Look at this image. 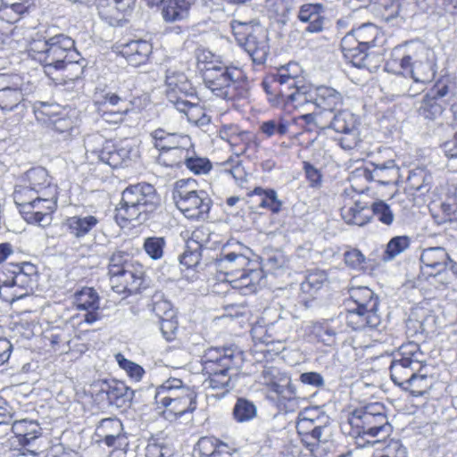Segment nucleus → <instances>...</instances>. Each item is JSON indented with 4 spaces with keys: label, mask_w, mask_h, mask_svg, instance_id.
I'll return each instance as SVG.
<instances>
[{
    "label": "nucleus",
    "mask_w": 457,
    "mask_h": 457,
    "mask_svg": "<svg viewBox=\"0 0 457 457\" xmlns=\"http://www.w3.org/2000/svg\"><path fill=\"white\" fill-rule=\"evenodd\" d=\"M202 361L204 371L208 375L204 381V387L228 391L231 382L230 372L240 368L243 354L231 347H211L204 352Z\"/></svg>",
    "instance_id": "nucleus-4"
},
{
    "label": "nucleus",
    "mask_w": 457,
    "mask_h": 457,
    "mask_svg": "<svg viewBox=\"0 0 457 457\" xmlns=\"http://www.w3.org/2000/svg\"><path fill=\"white\" fill-rule=\"evenodd\" d=\"M427 366L421 372H415L410 379L402 386L403 389L409 391L414 396H420L425 394L432 386V378L428 376Z\"/></svg>",
    "instance_id": "nucleus-45"
},
{
    "label": "nucleus",
    "mask_w": 457,
    "mask_h": 457,
    "mask_svg": "<svg viewBox=\"0 0 457 457\" xmlns=\"http://www.w3.org/2000/svg\"><path fill=\"white\" fill-rule=\"evenodd\" d=\"M383 444L376 445L377 450H381L382 453L378 454L380 457H407V452L405 447L398 440L390 439L385 441V438H381Z\"/></svg>",
    "instance_id": "nucleus-56"
},
{
    "label": "nucleus",
    "mask_w": 457,
    "mask_h": 457,
    "mask_svg": "<svg viewBox=\"0 0 457 457\" xmlns=\"http://www.w3.org/2000/svg\"><path fill=\"white\" fill-rule=\"evenodd\" d=\"M74 304L78 309L87 311L84 316L87 323L92 324L100 319L98 312L99 296L92 287H84L74 295Z\"/></svg>",
    "instance_id": "nucleus-29"
},
{
    "label": "nucleus",
    "mask_w": 457,
    "mask_h": 457,
    "mask_svg": "<svg viewBox=\"0 0 457 457\" xmlns=\"http://www.w3.org/2000/svg\"><path fill=\"white\" fill-rule=\"evenodd\" d=\"M380 32L377 26L365 23L352 29L341 41V47L346 58L351 59L353 65L365 66L366 50L376 46Z\"/></svg>",
    "instance_id": "nucleus-12"
},
{
    "label": "nucleus",
    "mask_w": 457,
    "mask_h": 457,
    "mask_svg": "<svg viewBox=\"0 0 457 457\" xmlns=\"http://www.w3.org/2000/svg\"><path fill=\"white\" fill-rule=\"evenodd\" d=\"M12 432L19 439V443L24 447L29 446L41 435L39 424L31 420H20L13 422Z\"/></svg>",
    "instance_id": "nucleus-35"
},
{
    "label": "nucleus",
    "mask_w": 457,
    "mask_h": 457,
    "mask_svg": "<svg viewBox=\"0 0 457 457\" xmlns=\"http://www.w3.org/2000/svg\"><path fill=\"white\" fill-rule=\"evenodd\" d=\"M243 46L254 63H264L270 51L267 33L262 28L257 27L256 30H253L248 35Z\"/></svg>",
    "instance_id": "nucleus-26"
},
{
    "label": "nucleus",
    "mask_w": 457,
    "mask_h": 457,
    "mask_svg": "<svg viewBox=\"0 0 457 457\" xmlns=\"http://www.w3.org/2000/svg\"><path fill=\"white\" fill-rule=\"evenodd\" d=\"M410 246V238L406 236L393 237L386 245L382 255L384 262H389L403 253Z\"/></svg>",
    "instance_id": "nucleus-53"
},
{
    "label": "nucleus",
    "mask_w": 457,
    "mask_h": 457,
    "mask_svg": "<svg viewBox=\"0 0 457 457\" xmlns=\"http://www.w3.org/2000/svg\"><path fill=\"white\" fill-rule=\"evenodd\" d=\"M243 246L238 243H228L225 245L217 259V268L224 275L223 280L229 282L230 278L237 277L249 267L256 266V262L252 261L244 253Z\"/></svg>",
    "instance_id": "nucleus-16"
},
{
    "label": "nucleus",
    "mask_w": 457,
    "mask_h": 457,
    "mask_svg": "<svg viewBox=\"0 0 457 457\" xmlns=\"http://www.w3.org/2000/svg\"><path fill=\"white\" fill-rule=\"evenodd\" d=\"M435 323V317L427 310L418 308L411 312L407 320V329L412 335L430 331Z\"/></svg>",
    "instance_id": "nucleus-37"
},
{
    "label": "nucleus",
    "mask_w": 457,
    "mask_h": 457,
    "mask_svg": "<svg viewBox=\"0 0 457 457\" xmlns=\"http://www.w3.org/2000/svg\"><path fill=\"white\" fill-rule=\"evenodd\" d=\"M34 112L37 121L64 137L71 135L74 129V120L57 104L39 102L35 104Z\"/></svg>",
    "instance_id": "nucleus-14"
},
{
    "label": "nucleus",
    "mask_w": 457,
    "mask_h": 457,
    "mask_svg": "<svg viewBox=\"0 0 457 457\" xmlns=\"http://www.w3.org/2000/svg\"><path fill=\"white\" fill-rule=\"evenodd\" d=\"M29 56L40 62L47 75L54 71L63 70L73 62L74 40L63 34H58L46 39L37 34L29 43Z\"/></svg>",
    "instance_id": "nucleus-3"
},
{
    "label": "nucleus",
    "mask_w": 457,
    "mask_h": 457,
    "mask_svg": "<svg viewBox=\"0 0 457 457\" xmlns=\"http://www.w3.org/2000/svg\"><path fill=\"white\" fill-rule=\"evenodd\" d=\"M233 415L238 422L248 421L255 417L256 407L247 400L238 399L234 407Z\"/></svg>",
    "instance_id": "nucleus-55"
},
{
    "label": "nucleus",
    "mask_w": 457,
    "mask_h": 457,
    "mask_svg": "<svg viewBox=\"0 0 457 457\" xmlns=\"http://www.w3.org/2000/svg\"><path fill=\"white\" fill-rule=\"evenodd\" d=\"M151 142L160 154L175 147L192 146L191 138L187 135L170 133L162 129H154L150 133Z\"/></svg>",
    "instance_id": "nucleus-24"
},
{
    "label": "nucleus",
    "mask_w": 457,
    "mask_h": 457,
    "mask_svg": "<svg viewBox=\"0 0 457 457\" xmlns=\"http://www.w3.org/2000/svg\"><path fill=\"white\" fill-rule=\"evenodd\" d=\"M301 70L297 63H288L277 73L268 76L262 81V87L269 95V100L274 105L299 108L305 104L313 103V87L298 86L296 80Z\"/></svg>",
    "instance_id": "nucleus-2"
},
{
    "label": "nucleus",
    "mask_w": 457,
    "mask_h": 457,
    "mask_svg": "<svg viewBox=\"0 0 457 457\" xmlns=\"http://www.w3.org/2000/svg\"><path fill=\"white\" fill-rule=\"evenodd\" d=\"M373 215L383 224L391 225L394 221V213L390 206L383 201L375 202L372 204Z\"/></svg>",
    "instance_id": "nucleus-62"
},
{
    "label": "nucleus",
    "mask_w": 457,
    "mask_h": 457,
    "mask_svg": "<svg viewBox=\"0 0 457 457\" xmlns=\"http://www.w3.org/2000/svg\"><path fill=\"white\" fill-rule=\"evenodd\" d=\"M27 6L15 0H3L0 7V19L13 23L20 20L21 14L27 12Z\"/></svg>",
    "instance_id": "nucleus-50"
},
{
    "label": "nucleus",
    "mask_w": 457,
    "mask_h": 457,
    "mask_svg": "<svg viewBox=\"0 0 457 457\" xmlns=\"http://www.w3.org/2000/svg\"><path fill=\"white\" fill-rule=\"evenodd\" d=\"M313 104L320 109L333 112L343 104V96L333 87H313Z\"/></svg>",
    "instance_id": "nucleus-34"
},
{
    "label": "nucleus",
    "mask_w": 457,
    "mask_h": 457,
    "mask_svg": "<svg viewBox=\"0 0 457 457\" xmlns=\"http://www.w3.org/2000/svg\"><path fill=\"white\" fill-rule=\"evenodd\" d=\"M237 138L230 145V147L237 156L225 162L223 170L230 174L237 182H243L245 179L246 173L238 160V156L244 154L249 155L255 154L260 147V141L253 133L243 129Z\"/></svg>",
    "instance_id": "nucleus-15"
},
{
    "label": "nucleus",
    "mask_w": 457,
    "mask_h": 457,
    "mask_svg": "<svg viewBox=\"0 0 457 457\" xmlns=\"http://www.w3.org/2000/svg\"><path fill=\"white\" fill-rule=\"evenodd\" d=\"M424 370V353L419 345L409 342L401 345L394 356L390 365L391 379L402 387L411 376Z\"/></svg>",
    "instance_id": "nucleus-13"
},
{
    "label": "nucleus",
    "mask_w": 457,
    "mask_h": 457,
    "mask_svg": "<svg viewBox=\"0 0 457 457\" xmlns=\"http://www.w3.org/2000/svg\"><path fill=\"white\" fill-rule=\"evenodd\" d=\"M185 164L195 174H206L212 168L207 159L195 156V153L187 156Z\"/></svg>",
    "instance_id": "nucleus-61"
},
{
    "label": "nucleus",
    "mask_w": 457,
    "mask_h": 457,
    "mask_svg": "<svg viewBox=\"0 0 457 457\" xmlns=\"http://www.w3.org/2000/svg\"><path fill=\"white\" fill-rule=\"evenodd\" d=\"M100 222L96 214H79L68 217L62 222V227L71 237L81 239L88 235Z\"/></svg>",
    "instance_id": "nucleus-25"
},
{
    "label": "nucleus",
    "mask_w": 457,
    "mask_h": 457,
    "mask_svg": "<svg viewBox=\"0 0 457 457\" xmlns=\"http://www.w3.org/2000/svg\"><path fill=\"white\" fill-rule=\"evenodd\" d=\"M6 272L18 292H21V298L29 294V291L32 289L36 282V267L30 263H24L22 266L18 267L17 270H8Z\"/></svg>",
    "instance_id": "nucleus-32"
},
{
    "label": "nucleus",
    "mask_w": 457,
    "mask_h": 457,
    "mask_svg": "<svg viewBox=\"0 0 457 457\" xmlns=\"http://www.w3.org/2000/svg\"><path fill=\"white\" fill-rule=\"evenodd\" d=\"M331 127L335 131L342 134L339 145L343 149L352 150L360 144L359 119L348 110H342L336 113L331 121Z\"/></svg>",
    "instance_id": "nucleus-20"
},
{
    "label": "nucleus",
    "mask_w": 457,
    "mask_h": 457,
    "mask_svg": "<svg viewBox=\"0 0 457 457\" xmlns=\"http://www.w3.org/2000/svg\"><path fill=\"white\" fill-rule=\"evenodd\" d=\"M421 272L425 275L438 278L443 285H448L450 279L447 277L451 256L445 248L441 246L428 247L422 250L420 254Z\"/></svg>",
    "instance_id": "nucleus-18"
},
{
    "label": "nucleus",
    "mask_w": 457,
    "mask_h": 457,
    "mask_svg": "<svg viewBox=\"0 0 457 457\" xmlns=\"http://www.w3.org/2000/svg\"><path fill=\"white\" fill-rule=\"evenodd\" d=\"M202 229H196L192 233L191 239L187 242V249L179 257L180 264L187 268H193L200 262V248L204 243L199 241Z\"/></svg>",
    "instance_id": "nucleus-44"
},
{
    "label": "nucleus",
    "mask_w": 457,
    "mask_h": 457,
    "mask_svg": "<svg viewBox=\"0 0 457 457\" xmlns=\"http://www.w3.org/2000/svg\"><path fill=\"white\" fill-rule=\"evenodd\" d=\"M341 216L348 224L362 226L369 221L370 211L360 202L350 201L341 208Z\"/></svg>",
    "instance_id": "nucleus-38"
},
{
    "label": "nucleus",
    "mask_w": 457,
    "mask_h": 457,
    "mask_svg": "<svg viewBox=\"0 0 457 457\" xmlns=\"http://www.w3.org/2000/svg\"><path fill=\"white\" fill-rule=\"evenodd\" d=\"M166 94L169 104L171 105V96L174 98H186L192 95L193 88L187 77L175 69H169L166 72Z\"/></svg>",
    "instance_id": "nucleus-28"
},
{
    "label": "nucleus",
    "mask_w": 457,
    "mask_h": 457,
    "mask_svg": "<svg viewBox=\"0 0 457 457\" xmlns=\"http://www.w3.org/2000/svg\"><path fill=\"white\" fill-rule=\"evenodd\" d=\"M194 179H181L176 183L173 198L179 210L187 219H204L211 208V199L204 190L195 188Z\"/></svg>",
    "instance_id": "nucleus-11"
},
{
    "label": "nucleus",
    "mask_w": 457,
    "mask_h": 457,
    "mask_svg": "<svg viewBox=\"0 0 457 457\" xmlns=\"http://www.w3.org/2000/svg\"><path fill=\"white\" fill-rule=\"evenodd\" d=\"M407 183L410 189L425 195L431 189L432 176L424 169H414L410 171Z\"/></svg>",
    "instance_id": "nucleus-46"
},
{
    "label": "nucleus",
    "mask_w": 457,
    "mask_h": 457,
    "mask_svg": "<svg viewBox=\"0 0 457 457\" xmlns=\"http://www.w3.org/2000/svg\"><path fill=\"white\" fill-rule=\"evenodd\" d=\"M50 345L54 352L59 353H67L71 350L70 343L71 341V326L54 327L46 336Z\"/></svg>",
    "instance_id": "nucleus-41"
},
{
    "label": "nucleus",
    "mask_w": 457,
    "mask_h": 457,
    "mask_svg": "<svg viewBox=\"0 0 457 457\" xmlns=\"http://www.w3.org/2000/svg\"><path fill=\"white\" fill-rule=\"evenodd\" d=\"M452 112L453 115V127L456 129V132L453 137L445 142L442 145L443 151L448 158H457V104L452 105Z\"/></svg>",
    "instance_id": "nucleus-63"
},
{
    "label": "nucleus",
    "mask_w": 457,
    "mask_h": 457,
    "mask_svg": "<svg viewBox=\"0 0 457 457\" xmlns=\"http://www.w3.org/2000/svg\"><path fill=\"white\" fill-rule=\"evenodd\" d=\"M26 187L15 188L13 197L23 219L30 224L46 227L52 222V214L57 206V187H48L44 191L28 195Z\"/></svg>",
    "instance_id": "nucleus-5"
},
{
    "label": "nucleus",
    "mask_w": 457,
    "mask_h": 457,
    "mask_svg": "<svg viewBox=\"0 0 457 457\" xmlns=\"http://www.w3.org/2000/svg\"><path fill=\"white\" fill-rule=\"evenodd\" d=\"M164 246L165 240L161 237H147L144 243V249L145 253L153 260H159L162 257Z\"/></svg>",
    "instance_id": "nucleus-58"
},
{
    "label": "nucleus",
    "mask_w": 457,
    "mask_h": 457,
    "mask_svg": "<svg viewBox=\"0 0 457 457\" xmlns=\"http://www.w3.org/2000/svg\"><path fill=\"white\" fill-rule=\"evenodd\" d=\"M444 107L436 97L426 96L419 108L420 115L429 120H437L443 113Z\"/></svg>",
    "instance_id": "nucleus-52"
},
{
    "label": "nucleus",
    "mask_w": 457,
    "mask_h": 457,
    "mask_svg": "<svg viewBox=\"0 0 457 457\" xmlns=\"http://www.w3.org/2000/svg\"><path fill=\"white\" fill-rule=\"evenodd\" d=\"M21 293L15 288L6 271H0V297L6 303L21 299Z\"/></svg>",
    "instance_id": "nucleus-54"
},
{
    "label": "nucleus",
    "mask_w": 457,
    "mask_h": 457,
    "mask_svg": "<svg viewBox=\"0 0 457 457\" xmlns=\"http://www.w3.org/2000/svg\"><path fill=\"white\" fill-rule=\"evenodd\" d=\"M195 451L198 452L199 457H233L226 444L209 437L201 438Z\"/></svg>",
    "instance_id": "nucleus-43"
},
{
    "label": "nucleus",
    "mask_w": 457,
    "mask_h": 457,
    "mask_svg": "<svg viewBox=\"0 0 457 457\" xmlns=\"http://www.w3.org/2000/svg\"><path fill=\"white\" fill-rule=\"evenodd\" d=\"M434 51L420 42L395 47L386 67L395 73L391 83L397 96H414L423 90L426 83L434 79L436 70Z\"/></svg>",
    "instance_id": "nucleus-1"
},
{
    "label": "nucleus",
    "mask_w": 457,
    "mask_h": 457,
    "mask_svg": "<svg viewBox=\"0 0 457 457\" xmlns=\"http://www.w3.org/2000/svg\"><path fill=\"white\" fill-rule=\"evenodd\" d=\"M328 277L325 271L315 270L306 276L305 281L301 285L303 293L314 295L327 282Z\"/></svg>",
    "instance_id": "nucleus-49"
},
{
    "label": "nucleus",
    "mask_w": 457,
    "mask_h": 457,
    "mask_svg": "<svg viewBox=\"0 0 457 457\" xmlns=\"http://www.w3.org/2000/svg\"><path fill=\"white\" fill-rule=\"evenodd\" d=\"M121 422L115 419L103 420L98 427L99 434L104 436V442L108 446H112L121 431Z\"/></svg>",
    "instance_id": "nucleus-48"
},
{
    "label": "nucleus",
    "mask_w": 457,
    "mask_h": 457,
    "mask_svg": "<svg viewBox=\"0 0 457 457\" xmlns=\"http://www.w3.org/2000/svg\"><path fill=\"white\" fill-rule=\"evenodd\" d=\"M114 359L117 361L119 367L124 370L126 375L130 378V380L137 383L140 382L145 375V370L139 364L125 358V356L117 353L114 355Z\"/></svg>",
    "instance_id": "nucleus-51"
},
{
    "label": "nucleus",
    "mask_w": 457,
    "mask_h": 457,
    "mask_svg": "<svg viewBox=\"0 0 457 457\" xmlns=\"http://www.w3.org/2000/svg\"><path fill=\"white\" fill-rule=\"evenodd\" d=\"M378 299L371 289L358 287L350 289V300L345 322L353 330L377 328L380 324L378 314Z\"/></svg>",
    "instance_id": "nucleus-10"
},
{
    "label": "nucleus",
    "mask_w": 457,
    "mask_h": 457,
    "mask_svg": "<svg viewBox=\"0 0 457 457\" xmlns=\"http://www.w3.org/2000/svg\"><path fill=\"white\" fill-rule=\"evenodd\" d=\"M232 32L239 45L244 46L248 38V35L256 30L257 27H254L252 22H243L237 20H233L230 22Z\"/></svg>",
    "instance_id": "nucleus-59"
},
{
    "label": "nucleus",
    "mask_w": 457,
    "mask_h": 457,
    "mask_svg": "<svg viewBox=\"0 0 457 457\" xmlns=\"http://www.w3.org/2000/svg\"><path fill=\"white\" fill-rule=\"evenodd\" d=\"M260 131L267 137L283 136L288 131V124L282 119L269 120L260 125Z\"/></svg>",
    "instance_id": "nucleus-57"
},
{
    "label": "nucleus",
    "mask_w": 457,
    "mask_h": 457,
    "mask_svg": "<svg viewBox=\"0 0 457 457\" xmlns=\"http://www.w3.org/2000/svg\"><path fill=\"white\" fill-rule=\"evenodd\" d=\"M287 256L282 251L275 250L268 253L264 266L268 269V270L275 272L287 267Z\"/></svg>",
    "instance_id": "nucleus-60"
},
{
    "label": "nucleus",
    "mask_w": 457,
    "mask_h": 457,
    "mask_svg": "<svg viewBox=\"0 0 457 457\" xmlns=\"http://www.w3.org/2000/svg\"><path fill=\"white\" fill-rule=\"evenodd\" d=\"M195 393L184 386L180 379L170 378L156 388L155 403L160 413L169 421H174L195 409Z\"/></svg>",
    "instance_id": "nucleus-7"
},
{
    "label": "nucleus",
    "mask_w": 457,
    "mask_h": 457,
    "mask_svg": "<svg viewBox=\"0 0 457 457\" xmlns=\"http://www.w3.org/2000/svg\"><path fill=\"white\" fill-rule=\"evenodd\" d=\"M145 280L144 267L135 262L125 265V269L110 278V284L113 291L118 294L128 292L137 293Z\"/></svg>",
    "instance_id": "nucleus-22"
},
{
    "label": "nucleus",
    "mask_w": 457,
    "mask_h": 457,
    "mask_svg": "<svg viewBox=\"0 0 457 457\" xmlns=\"http://www.w3.org/2000/svg\"><path fill=\"white\" fill-rule=\"evenodd\" d=\"M204 71V82L216 96L226 100H234L245 96L246 88L245 75L242 69L236 66L213 65Z\"/></svg>",
    "instance_id": "nucleus-8"
},
{
    "label": "nucleus",
    "mask_w": 457,
    "mask_h": 457,
    "mask_svg": "<svg viewBox=\"0 0 457 457\" xmlns=\"http://www.w3.org/2000/svg\"><path fill=\"white\" fill-rule=\"evenodd\" d=\"M171 97V106L174 107L178 112L183 113L187 120L197 126H204L209 124L210 117L206 114L204 109L198 104L194 103L186 98H174Z\"/></svg>",
    "instance_id": "nucleus-30"
},
{
    "label": "nucleus",
    "mask_w": 457,
    "mask_h": 457,
    "mask_svg": "<svg viewBox=\"0 0 457 457\" xmlns=\"http://www.w3.org/2000/svg\"><path fill=\"white\" fill-rule=\"evenodd\" d=\"M34 89V86L24 83L23 79L17 74H0V108L3 111H12Z\"/></svg>",
    "instance_id": "nucleus-17"
},
{
    "label": "nucleus",
    "mask_w": 457,
    "mask_h": 457,
    "mask_svg": "<svg viewBox=\"0 0 457 457\" xmlns=\"http://www.w3.org/2000/svg\"><path fill=\"white\" fill-rule=\"evenodd\" d=\"M159 202L160 198L152 185L139 183L129 186L122 192L120 206L116 210V220L121 227L126 226L128 221L142 222Z\"/></svg>",
    "instance_id": "nucleus-6"
},
{
    "label": "nucleus",
    "mask_w": 457,
    "mask_h": 457,
    "mask_svg": "<svg viewBox=\"0 0 457 457\" xmlns=\"http://www.w3.org/2000/svg\"><path fill=\"white\" fill-rule=\"evenodd\" d=\"M319 413L318 408H307L298 415L296 429L300 435L305 436L303 441L308 445L314 446L328 440V428L317 424Z\"/></svg>",
    "instance_id": "nucleus-21"
},
{
    "label": "nucleus",
    "mask_w": 457,
    "mask_h": 457,
    "mask_svg": "<svg viewBox=\"0 0 457 457\" xmlns=\"http://www.w3.org/2000/svg\"><path fill=\"white\" fill-rule=\"evenodd\" d=\"M104 138L99 135H90L85 139L87 152L98 154L99 159L113 168H118L129 160L132 156V147L125 143L110 150L108 146L102 149Z\"/></svg>",
    "instance_id": "nucleus-19"
},
{
    "label": "nucleus",
    "mask_w": 457,
    "mask_h": 457,
    "mask_svg": "<svg viewBox=\"0 0 457 457\" xmlns=\"http://www.w3.org/2000/svg\"><path fill=\"white\" fill-rule=\"evenodd\" d=\"M22 182L23 185L16 186L15 188L26 187L29 191L28 195H31V191L38 193V191H44L48 187H56L50 183L47 170L42 167L28 170L22 177Z\"/></svg>",
    "instance_id": "nucleus-36"
},
{
    "label": "nucleus",
    "mask_w": 457,
    "mask_h": 457,
    "mask_svg": "<svg viewBox=\"0 0 457 457\" xmlns=\"http://www.w3.org/2000/svg\"><path fill=\"white\" fill-rule=\"evenodd\" d=\"M370 178L378 183L387 185L395 182L398 178V168L394 160L384 162L372 163Z\"/></svg>",
    "instance_id": "nucleus-42"
},
{
    "label": "nucleus",
    "mask_w": 457,
    "mask_h": 457,
    "mask_svg": "<svg viewBox=\"0 0 457 457\" xmlns=\"http://www.w3.org/2000/svg\"><path fill=\"white\" fill-rule=\"evenodd\" d=\"M261 383L278 396L285 397L287 393H292L291 378L274 366H266L262 371Z\"/></svg>",
    "instance_id": "nucleus-23"
},
{
    "label": "nucleus",
    "mask_w": 457,
    "mask_h": 457,
    "mask_svg": "<svg viewBox=\"0 0 457 457\" xmlns=\"http://www.w3.org/2000/svg\"><path fill=\"white\" fill-rule=\"evenodd\" d=\"M263 278V271L256 263V266L253 265L247 270L230 278L228 283L233 288L238 289L242 295H250L257 291Z\"/></svg>",
    "instance_id": "nucleus-27"
},
{
    "label": "nucleus",
    "mask_w": 457,
    "mask_h": 457,
    "mask_svg": "<svg viewBox=\"0 0 457 457\" xmlns=\"http://www.w3.org/2000/svg\"><path fill=\"white\" fill-rule=\"evenodd\" d=\"M190 6L187 0H167L162 10V16L166 22L185 20L189 15Z\"/></svg>",
    "instance_id": "nucleus-40"
},
{
    "label": "nucleus",
    "mask_w": 457,
    "mask_h": 457,
    "mask_svg": "<svg viewBox=\"0 0 457 457\" xmlns=\"http://www.w3.org/2000/svg\"><path fill=\"white\" fill-rule=\"evenodd\" d=\"M322 8L318 4H307L301 6L298 18L303 22H308L306 30L311 33L320 32L323 29L324 18Z\"/></svg>",
    "instance_id": "nucleus-39"
},
{
    "label": "nucleus",
    "mask_w": 457,
    "mask_h": 457,
    "mask_svg": "<svg viewBox=\"0 0 457 457\" xmlns=\"http://www.w3.org/2000/svg\"><path fill=\"white\" fill-rule=\"evenodd\" d=\"M154 312L161 320V330L163 337L170 341L178 329V322L174 320V311L168 301H158L154 303Z\"/></svg>",
    "instance_id": "nucleus-33"
},
{
    "label": "nucleus",
    "mask_w": 457,
    "mask_h": 457,
    "mask_svg": "<svg viewBox=\"0 0 457 457\" xmlns=\"http://www.w3.org/2000/svg\"><path fill=\"white\" fill-rule=\"evenodd\" d=\"M152 45L145 40L131 41L121 46L120 54L131 66L145 64L152 53Z\"/></svg>",
    "instance_id": "nucleus-31"
},
{
    "label": "nucleus",
    "mask_w": 457,
    "mask_h": 457,
    "mask_svg": "<svg viewBox=\"0 0 457 457\" xmlns=\"http://www.w3.org/2000/svg\"><path fill=\"white\" fill-rule=\"evenodd\" d=\"M345 264L354 270H361L364 268L366 258L358 249H351L345 253Z\"/></svg>",
    "instance_id": "nucleus-64"
},
{
    "label": "nucleus",
    "mask_w": 457,
    "mask_h": 457,
    "mask_svg": "<svg viewBox=\"0 0 457 457\" xmlns=\"http://www.w3.org/2000/svg\"><path fill=\"white\" fill-rule=\"evenodd\" d=\"M193 154V145L185 146L184 148L175 147L174 149L163 152V154H160L157 157V162L167 167L178 166L182 162L185 163L187 156Z\"/></svg>",
    "instance_id": "nucleus-47"
},
{
    "label": "nucleus",
    "mask_w": 457,
    "mask_h": 457,
    "mask_svg": "<svg viewBox=\"0 0 457 457\" xmlns=\"http://www.w3.org/2000/svg\"><path fill=\"white\" fill-rule=\"evenodd\" d=\"M348 424L351 427L349 433L355 438L358 447L380 445L383 444L380 438H386L391 433L386 416L379 411H355L349 417Z\"/></svg>",
    "instance_id": "nucleus-9"
}]
</instances>
